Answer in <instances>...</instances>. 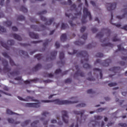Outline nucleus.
I'll list each match as a JSON object with an SVG mask.
<instances>
[{"label":"nucleus","mask_w":127,"mask_h":127,"mask_svg":"<svg viewBox=\"0 0 127 127\" xmlns=\"http://www.w3.org/2000/svg\"><path fill=\"white\" fill-rule=\"evenodd\" d=\"M73 114L74 115H77V116H80V120L79 119V117H77L76 118V125H75V127H79V124L82 123V118L83 117V115L85 114L84 110H81V111H74Z\"/></svg>","instance_id":"423d86ee"},{"label":"nucleus","mask_w":127,"mask_h":127,"mask_svg":"<svg viewBox=\"0 0 127 127\" xmlns=\"http://www.w3.org/2000/svg\"><path fill=\"white\" fill-rule=\"evenodd\" d=\"M61 41L64 42L67 40V35L66 34H63L60 38Z\"/></svg>","instance_id":"a878e982"},{"label":"nucleus","mask_w":127,"mask_h":127,"mask_svg":"<svg viewBox=\"0 0 127 127\" xmlns=\"http://www.w3.org/2000/svg\"><path fill=\"white\" fill-rule=\"evenodd\" d=\"M83 15L81 19L82 23H87V17L88 16L89 20H92V15H91V12L88 10V8L84 7L83 8Z\"/></svg>","instance_id":"20e7f679"},{"label":"nucleus","mask_w":127,"mask_h":127,"mask_svg":"<svg viewBox=\"0 0 127 127\" xmlns=\"http://www.w3.org/2000/svg\"><path fill=\"white\" fill-rule=\"evenodd\" d=\"M2 64L4 65L3 71H5L6 72H9L11 70V68L8 67V62L6 61V60H2Z\"/></svg>","instance_id":"9b49d317"},{"label":"nucleus","mask_w":127,"mask_h":127,"mask_svg":"<svg viewBox=\"0 0 127 127\" xmlns=\"http://www.w3.org/2000/svg\"><path fill=\"white\" fill-rule=\"evenodd\" d=\"M86 30V27L83 26L80 29V32L81 33H83Z\"/></svg>","instance_id":"680f3d73"},{"label":"nucleus","mask_w":127,"mask_h":127,"mask_svg":"<svg viewBox=\"0 0 127 127\" xmlns=\"http://www.w3.org/2000/svg\"><path fill=\"white\" fill-rule=\"evenodd\" d=\"M124 14L122 16L117 15V18L118 19H123V18H127V5L126 6L125 8L123 10Z\"/></svg>","instance_id":"6ab92c4d"},{"label":"nucleus","mask_w":127,"mask_h":127,"mask_svg":"<svg viewBox=\"0 0 127 127\" xmlns=\"http://www.w3.org/2000/svg\"><path fill=\"white\" fill-rule=\"evenodd\" d=\"M29 35L31 38H33L34 39H38V38H39L38 34H35L33 32H30Z\"/></svg>","instance_id":"4be33fe9"},{"label":"nucleus","mask_w":127,"mask_h":127,"mask_svg":"<svg viewBox=\"0 0 127 127\" xmlns=\"http://www.w3.org/2000/svg\"><path fill=\"white\" fill-rule=\"evenodd\" d=\"M20 10L24 13L27 12V8H26L24 6H21L20 8Z\"/></svg>","instance_id":"473e14b6"},{"label":"nucleus","mask_w":127,"mask_h":127,"mask_svg":"<svg viewBox=\"0 0 127 127\" xmlns=\"http://www.w3.org/2000/svg\"><path fill=\"white\" fill-rule=\"evenodd\" d=\"M6 114H7L8 115H14L15 114V113H13L12 111H11V110L7 109L6 110Z\"/></svg>","instance_id":"8fccbe9b"},{"label":"nucleus","mask_w":127,"mask_h":127,"mask_svg":"<svg viewBox=\"0 0 127 127\" xmlns=\"http://www.w3.org/2000/svg\"><path fill=\"white\" fill-rule=\"evenodd\" d=\"M53 76H54V75L52 73H46V74L44 75V77H49V78H52Z\"/></svg>","instance_id":"de8ad7c7"},{"label":"nucleus","mask_w":127,"mask_h":127,"mask_svg":"<svg viewBox=\"0 0 127 127\" xmlns=\"http://www.w3.org/2000/svg\"><path fill=\"white\" fill-rule=\"evenodd\" d=\"M88 36V34H84L81 36V38L84 39V40H86L87 39V37Z\"/></svg>","instance_id":"6e6d98bb"},{"label":"nucleus","mask_w":127,"mask_h":127,"mask_svg":"<svg viewBox=\"0 0 127 127\" xmlns=\"http://www.w3.org/2000/svg\"><path fill=\"white\" fill-rule=\"evenodd\" d=\"M62 114L63 122L65 123V124H68V120H69V116H68L67 111H63L62 112Z\"/></svg>","instance_id":"f8f14e48"},{"label":"nucleus","mask_w":127,"mask_h":127,"mask_svg":"<svg viewBox=\"0 0 127 127\" xmlns=\"http://www.w3.org/2000/svg\"><path fill=\"white\" fill-rule=\"evenodd\" d=\"M35 58H37V60L39 61L42 59V55L39 54L35 56Z\"/></svg>","instance_id":"e433bc0d"},{"label":"nucleus","mask_w":127,"mask_h":127,"mask_svg":"<svg viewBox=\"0 0 127 127\" xmlns=\"http://www.w3.org/2000/svg\"><path fill=\"white\" fill-rule=\"evenodd\" d=\"M72 82V80L70 78H67L64 80V83L70 84Z\"/></svg>","instance_id":"5fc2aeb1"},{"label":"nucleus","mask_w":127,"mask_h":127,"mask_svg":"<svg viewBox=\"0 0 127 127\" xmlns=\"http://www.w3.org/2000/svg\"><path fill=\"white\" fill-rule=\"evenodd\" d=\"M103 57L104 55L103 54V53H98L96 55V57H99L100 58H101Z\"/></svg>","instance_id":"864d4df0"},{"label":"nucleus","mask_w":127,"mask_h":127,"mask_svg":"<svg viewBox=\"0 0 127 127\" xmlns=\"http://www.w3.org/2000/svg\"><path fill=\"white\" fill-rule=\"evenodd\" d=\"M72 101L68 100H60V99L52 100H41L42 103H55L56 105H71L78 103L77 97H71Z\"/></svg>","instance_id":"f03ea898"},{"label":"nucleus","mask_w":127,"mask_h":127,"mask_svg":"<svg viewBox=\"0 0 127 127\" xmlns=\"http://www.w3.org/2000/svg\"><path fill=\"white\" fill-rule=\"evenodd\" d=\"M104 36V33L103 32H101L96 35V37H98L99 38H102Z\"/></svg>","instance_id":"37998d69"},{"label":"nucleus","mask_w":127,"mask_h":127,"mask_svg":"<svg viewBox=\"0 0 127 127\" xmlns=\"http://www.w3.org/2000/svg\"><path fill=\"white\" fill-rule=\"evenodd\" d=\"M75 68L76 70H77V71L75 72V74L73 75V77L74 78H75L76 77H79V76H80V77H84L85 73L80 70V69L79 68V66L75 65Z\"/></svg>","instance_id":"1a4fd4ad"},{"label":"nucleus","mask_w":127,"mask_h":127,"mask_svg":"<svg viewBox=\"0 0 127 127\" xmlns=\"http://www.w3.org/2000/svg\"><path fill=\"white\" fill-rule=\"evenodd\" d=\"M118 126H119L120 127H127V124H125V123H119L118 124Z\"/></svg>","instance_id":"4d7b16f0"},{"label":"nucleus","mask_w":127,"mask_h":127,"mask_svg":"<svg viewBox=\"0 0 127 127\" xmlns=\"http://www.w3.org/2000/svg\"><path fill=\"white\" fill-rule=\"evenodd\" d=\"M31 22H36V23H37V20L35 19L34 17H32L31 18Z\"/></svg>","instance_id":"69168bd1"},{"label":"nucleus","mask_w":127,"mask_h":127,"mask_svg":"<svg viewBox=\"0 0 127 127\" xmlns=\"http://www.w3.org/2000/svg\"><path fill=\"white\" fill-rule=\"evenodd\" d=\"M74 44L75 45H83V44H85V42H82V41H76L75 42H74Z\"/></svg>","instance_id":"f704fd0d"},{"label":"nucleus","mask_w":127,"mask_h":127,"mask_svg":"<svg viewBox=\"0 0 127 127\" xmlns=\"http://www.w3.org/2000/svg\"><path fill=\"white\" fill-rule=\"evenodd\" d=\"M91 31H92V32H93V33H96V32H97V31H98V29H97L96 28H93L91 29Z\"/></svg>","instance_id":"338daca9"},{"label":"nucleus","mask_w":127,"mask_h":127,"mask_svg":"<svg viewBox=\"0 0 127 127\" xmlns=\"http://www.w3.org/2000/svg\"><path fill=\"white\" fill-rule=\"evenodd\" d=\"M42 115V116H44V117H47L48 115H49V113L45 111V112H43Z\"/></svg>","instance_id":"e2e57ef3"},{"label":"nucleus","mask_w":127,"mask_h":127,"mask_svg":"<svg viewBox=\"0 0 127 127\" xmlns=\"http://www.w3.org/2000/svg\"><path fill=\"white\" fill-rule=\"evenodd\" d=\"M49 43V40L47 39L45 41V42L43 43V46L44 48H46V46L48 45V44Z\"/></svg>","instance_id":"a18cd8bd"},{"label":"nucleus","mask_w":127,"mask_h":127,"mask_svg":"<svg viewBox=\"0 0 127 127\" xmlns=\"http://www.w3.org/2000/svg\"><path fill=\"white\" fill-rule=\"evenodd\" d=\"M47 13V11L44 10L42 12H38L37 14L38 15H40L41 19L42 20V21H46L45 25H51V24L54 21V18H51L49 19V20H47L46 17L42 16V14H46Z\"/></svg>","instance_id":"7ed1b4c3"},{"label":"nucleus","mask_w":127,"mask_h":127,"mask_svg":"<svg viewBox=\"0 0 127 127\" xmlns=\"http://www.w3.org/2000/svg\"><path fill=\"white\" fill-rule=\"evenodd\" d=\"M64 52H61L60 53V56H59V58L61 61L58 62V64H62V65H64V64H65V61H64Z\"/></svg>","instance_id":"dca6fc26"},{"label":"nucleus","mask_w":127,"mask_h":127,"mask_svg":"<svg viewBox=\"0 0 127 127\" xmlns=\"http://www.w3.org/2000/svg\"><path fill=\"white\" fill-rule=\"evenodd\" d=\"M94 119L96 121H100V120H102V119H103V117L100 116H95Z\"/></svg>","instance_id":"c03bdc74"},{"label":"nucleus","mask_w":127,"mask_h":127,"mask_svg":"<svg viewBox=\"0 0 127 127\" xmlns=\"http://www.w3.org/2000/svg\"><path fill=\"white\" fill-rule=\"evenodd\" d=\"M105 108H99L96 110V112H98L99 113H101V112H103L104 110H105Z\"/></svg>","instance_id":"774afa93"},{"label":"nucleus","mask_w":127,"mask_h":127,"mask_svg":"<svg viewBox=\"0 0 127 127\" xmlns=\"http://www.w3.org/2000/svg\"><path fill=\"white\" fill-rule=\"evenodd\" d=\"M117 84L116 82H112L111 83L108 84V86L109 87H115V86H117Z\"/></svg>","instance_id":"603ef678"},{"label":"nucleus","mask_w":127,"mask_h":127,"mask_svg":"<svg viewBox=\"0 0 127 127\" xmlns=\"http://www.w3.org/2000/svg\"><path fill=\"white\" fill-rule=\"evenodd\" d=\"M117 46L119 51H123V53L125 55L127 54V50H126L124 47H122V45H119Z\"/></svg>","instance_id":"5701e85b"},{"label":"nucleus","mask_w":127,"mask_h":127,"mask_svg":"<svg viewBox=\"0 0 127 127\" xmlns=\"http://www.w3.org/2000/svg\"><path fill=\"white\" fill-rule=\"evenodd\" d=\"M2 55H3V56H4V57H5V58H8V59H9L10 64V65H11V66H16V65L14 63V62L13 61H12V60L11 59V58L10 57H9V56H8L7 53H2Z\"/></svg>","instance_id":"f3484780"},{"label":"nucleus","mask_w":127,"mask_h":127,"mask_svg":"<svg viewBox=\"0 0 127 127\" xmlns=\"http://www.w3.org/2000/svg\"><path fill=\"white\" fill-rule=\"evenodd\" d=\"M36 81H37V79H34L31 80H26L24 82L25 84H30L31 82H36Z\"/></svg>","instance_id":"4c0bfd02"},{"label":"nucleus","mask_w":127,"mask_h":127,"mask_svg":"<svg viewBox=\"0 0 127 127\" xmlns=\"http://www.w3.org/2000/svg\"><path fill=\"white\" fill-rule=\"evenodd\" d=\"M25 106L29 108H39V103H26Z\"/></svg>","instance_id":"412c9836"},{"label":"nucleus","mask_w":127,"mask_h":127,"mask_svg":"<svg viewBox=\"0 0 127 127\" xmlns=\"http://www.w3.org/2000/svg\"><path fill=\"white\" fill-rule=\"evenodd\" d=\"M57 55V51H53L51 52V57L47 58V61L48 60H54L56 59V56Z\"/></svg>","instance_id":"a211bd4d"},{"label":"nucleus","mask_w":127,"mask_h":127,"mask_svg":"<svg viewBox=\"0 0 127 127\" xmlns=\"http://www.w3.org/2000/svg\"><path fill=\"white\" fill-rule=\"evenodd\" d=\"M87 93V94H95V91H93L92 89H88Z\"/></svg>","instance_id":"13d9d810"},{"label":"nucleus","mask_w":127,"mask_h":127,"mask_svg":"<svg viewBox=\"0 0 127 127\" xmlns=\"http://www.w3.org/2000/svg\"><path fill=\"white\" fill-rule=\"evenodd\" d=\"M76 107L78 108H84V107H86V104H84V103L79 104L76 105Z\"/></svg>","instance_id":"3c124183"},{"label":"nucleus","mask_w":127,"mask_h":127,"mask_svg":"<svg viewBox=\"0 0 127 127\" xmlns=\"http://www.w3.org/2000/svg\"><path fill=\"white\" fill-rule=\"evenodd\" d=\"M18 99L20 101H24V102H37V100L34 99V97L27 96L25 99L20 97V96H17Z\"/></svg>","instance_id":"9d476101"},{"label":"nucleus","mask_w":127,"mask_h":127,"mask_svg":"<svg viewBox=\"0 0 127 127\" xmlns=\"http://www.w3.org/2000/svg\"><path fill=\"white\" fill-rule=\"evenodd\" d=\"M12 36L13 38L16 39L17 40H18L19 41H21L22 40V38H21V37L16 34H13L12 35Z\"/></svg>","instance_id":"b1692460"},{"label":"nucleus","mask_w":127,"mask_h":127,"mask_svg":"<svg viewBox=\"0 0 127 127\" xmlns=\"http://www.w3.org/2000/svg\"><path fill=\"white\" fill-rule=\"evenodd\" d=\"M8 122L9 123V124H14V125H18V124H20V122H15L13 119L10 118L8 119Z\"/></svg>","instance_id":"c85d7f7f"},{"label":"nucleus","mask_w":127,"mask_h":127,"mask_svg":"<svg viewBox=\"0 0 127 127\" xmlns=\"http://www.w3.org/2000/svg\"><path fill=\"white\" fill-rule=\"evenodd\" d=\"M12 76L13 75H19V71H12L10 73Z\"/></svg>","instance_id":"09e8293b"},{"label":"nucleus","mask_w":127,"mask_h":127,"mask_svg":"<svg viewBox=\"0 0 127 127\" xmlns=\"http://www.w3.org/2000/svg\"><path fill=\"white\" fill-rule=\"evenodd\" d=\"M39 123V121H34L31 124V127H37V125Z\"/></svg>","instance_id":"58836bf2"},{"label":"nucleus","mask_w":127,"mask_h":127,"mask_svg":"<svg viewBox=\"0 0 127 127\" xmlns=\"http://www.w3.org/2000/svg\"><path fill=\"white\" fill-rule=\"evenodd\" d=\"M107 40H109V39H108V38L104 39L102 42L101 46L103 47L105 46H108L109 47H111V48H113L114 47V45L112 44L111 43H105Z\"/></svg>","instance_id":"aec40b11"},{"label":"nucleus","mask_w":127,"mask_h":127,"mask_svg":"<svg viewBox=\"0 0 127 127\" xmlns=\"http://www.w3.org/2000/svg\"><path fill=\"white\" fill-rule=\"evenodd\" d=\"M25 17L23 16L22 15H20L19 16H18L17 17V20H25Z\"/></svg>","instance_id":"a19ab883"},{"label":"nucleus","mask_w":127,"mask_h":127,"mask_svg":"<svg viewBox=\"0 0 127 127\" xmlns=\"http://www.w3.org/2000/svg\"><path fill=\"white\" fill-rule=\"evenodd\" d=\"M114 17V15H113V13H111V20H110V23H111V24H113V25H115V26H116V27H121V26H122V25H121V24H113L112 23V21L113 20V19H114L113 18Z\"/></svg>","instance_id":"cd10ccee"},{"label":"nucleus","mask_w":127,"mask_h":127,"mask_svg":"<svg viewBox=\"0 0 127 127\" xmlns=\"http://www.w3.org/2000/svg\"><path fill=\"white\" fill-rule=\"evenodd\" d=\"M110 71H112L113 73H114V74H110L109 75V77L110 78H113L115 75H116V73H119L120 71H121V67H113L110 68Z\"/></svg>","instance_id":"4468645a"},{"label":"nucleus","mask_w":127,"mask_h":127,"mask_svg":"<svg viewBox=\"0 0 127 127\" xmlns=\"http://www.w3.org/2000/svg\"><path fill=\"white\" fill-rule=\"evenodd\" d=\"M0 32H6V29L3 27L0 26Z\"/></svg>","instance_id":"49530a36"},{"label":"nucleus","mask_w":127,"mask_h":127,"mask_svg":"<svg viewBox=\"0 0 127 127\" xmlns=\"http://www.w3.org/2000/svg\"><path fill=\"white\" fill-rule=\"evenodd\" d=\"M117 7V3H107V10L108 11H112V10H114L116 9Z\"/></svg>","instance_id":"2eb2a0df"},{"label":"nucleus","mask_w":127,"mask_h":127,"mask_svg":"<svg viewBox=\"0 0 127 127\" xmlns=\"http://www.w3.org/2000/svg\"><path fill=\"white\" fill-rule=\"evenodd\" d=\"M67 28H69V26L67 24H64L63 23L61 25V29H67Z\"/></svg>","instance_id":"2f4dec72"},{"label":"nucleus","mask_w":127,"mask_h":127,"mask_svg":"<svg viewBox=\"0 0 127 127\" xmlns=\"http://www.w3.org/2000/svg\"><path fill=\"white\" fill-rule=\"evenodd\" d=\"M61 72H62V70L60 68H59L56 70L55 74H59V73H61Z\"/></svg>","instance_id":"0e129e2a"},{"label":"nucleus","mask_w":127,"mask_h":127,"mask_svg":"<svg viewBox=\"0 0 127 127\" xmlns=\"http://www.w3.org/2000/svg\"><path fill=\"white\" fill-rule=\"evenodd\" d=\"M93 71H97L100 73V79H103V73H102V69L98 68H93Z\"/></svg>","instance_id":"bb28decb"},{"label":"nucleus","mask_w":127,"mask_h":127,"mask_svg":"<svg viewBox=\"0 0 127 127\" xmlns=\"http://www.w3.org/2000/svg\"><path fill=\"white\" fill-rule=\"evenodd\" d=\"M96 126H100V122H94V124H92V127H96Z\"/></svg>","instance_id":"052dcab7"},{"label":"nucleus","mask_w":127,"mask_h":127,"mask_svg":"<svg viewBox=\"0 0 127 127\" xmlns=\"http://www.w3.org/2000/svg\"><path fill=\"white\" fill-rule=\"evenodd\" d=\"M110 63H112V60L110 59L106 60L102 62L101 60H97L94 62V65L97 64H100L101 66H104V67H108L110 65Z\"/></svg>","instance_id":"0eeeda50"},{"label":"nucleus","mask_w":127,"mask_h":127,"mask_svg":"<svg viewBox=\"0 0 127 127\" xmlns=\"http://www.w3.org/2000/svg\"><path fill=\"white\" fill-rule=\"evenodd\" d=\"M65 16H67V17H69V18L71 17V19L72 20H74V19H75V18H77L76 17L72 16V14H71V13L67 14V13H65Z\"/></svg>","instance_id":"c9c22d12"},{"label":"nucleus","mask_w":127,"mask_h":127,"mask_svg":"<svg viewBox=\"0 0 127 127\" xmlns=\"http://www.w3.org/2000/svg\"><path fill=\"white\" fill-rule=\"evenodd\" d=\"M40 42H42V41H33L31 42V43L33 44H36L37 43H40Z\"/></svg>","instance_id":"bf43d9fd"},{"label":"nucleus","mask_w":127,"mask_h":127,"mask_svg":"<svg viewBox=\"0 0 127 127\" xmlns=\"http://www.w3.org/2000/svg\"><path fill=\"white\" fill-rule=\"evenodd\" d=\"M29 123H30V120H26L24 123L21 124V126L25 127V126H27V125H28V124H29Z\"/></svg>","instance_id":"ea45409f"},{"label":"nucleus","mask_w":127,"mask_h":127,"mask_svg":"<svg viewBox=\"0 0 127 127\" xmlns=\"http://www.w3.org/2000/svg\"><path fill=\"white\" fill-rule=\"evenodd\" d=\"M4 24H6V26L8 27L9 26H11V24H12V22L10 21H7L4 22Z\"/></svg>","instance_id":"79ce46f5"},{"label":"nucleus","mask_w":127,"mask_h":127,"mask_svg":"<svg viewBox=\"0 0 127 127\" xmlns=\"http://www.w3.org/2000/svg\"><path fill=\"white\" fill-rule=\"evenodd\" d=\"M40 27L42 28V30L38 27V26L34 25H31V28L34 29L35 31H42V30H45V29L47 28L44 25H41Z\"/></svg>","instance_id":"ddd939ff"},{"label":"nucleus","mask_w":127,"mask_h":127,"mask_svg":"<svg viewBox=\"0 0 127 127\" xmlns=\"http://www.w3.org/2000/svg\"><path fill=\"white\" fill-rule=\"evenodd\" d=\"M101 31L102 32H106L108 36H110V35H111V33H112V31H111V30L109 29L108 28H103L101 30Z\"/></svg>","instance_id":"393cba45"},{"label":"nucleus","mask_w":127,"mask_h":127,"mask_svg":"<svg viewBox=\"0 0 127 127\" xmlns=\"http://www.w3.org/2000/svg\"><path fill=\"white\" fill-rule=\"evenodd\" d=\"M112 41H113V42H117V41H120L121 39L118 38V35L117 34H115L114 35V37L113 38Z\"/></svg>","instance_id":"7c9ffc66"},{"label":"nucleus","mask_w":127,"mask_h":127,"mask_svg":"<svg viewBox=\"0 0 127 127\" xmlns=\"http://www.w3.org/2000/svg\"><path fill=\"white\" fill-rule=\"evenodd\" d=\"M77 2H79L78 7L80 8V10L79 11H77V8H76V4L75 3L72 4L71 6V10H75L77 13H75V16H81L82 14V5H83V3L81 2V0H77Z\"/></svg>","instance_id":"39448f33"},{"label":"nucleus","mask_w":127,"mask_h":127,"mask_svg":"<svg viewBox=\"0 0 127 127\" xmlns=\"http://www.w3.org/2000/svg\"><path fill=\"white\" fill-rule=\"evenodd\" d=\"M69 55H74L76 54L77 57H81L83 59L81 60V64H83V67L85 69H91V65L88 64L89 61V55H88V52L87 51H80L78 52L77 50H73V53H68Z\"/></svg>","instance_id":"f257e3e1"},{"label":"nucleus","mask_w":127,"mask_h":127,"mask_svg":"<svg viewBox=\"0 0 127 127\" xmlns=\"http://www.w3.org/2000/svg\"><path fill=\"white\" fill-rule=\"evenodd\" d=\"M42 65L41 64H37L33 68L34 71H38L39 69H41Z\"/></svg>","instance_id":"c756f323"},{"label":"nucleus","mask_w":127,"mask_h":127,"mask_svg":"<svg viewBox=\"0 0 127 127\" xmlns=\"http://www.w3.org/2000/svg\"><path fill=\"white\" fill-rule=\"evenodd\" d=\"M7 43L9 46L7 45L3 42H1V41L0 42V44H1V46L4 47V48L6 49L7 50H9V49H10V46H11L12 45H13L14 44V40H8L7 42Z\"/></svg>","instance_id":"6e6552de"},{"label":"nucleus","mask_w":127,"mask_h":127,"mask_svg":"<svg viewBox=\"0 0 127 127\" xmlns=\"http://www.w3.org/2000/svg\"><path fill=\"white\" fill-rule=\"evenodd\" d=\"M19 52V53H21L22 55H24L26 57H29V55H28V53H27V52L24 51L20 50Z\"/></svg>","instance_id":"72a5a7b5"}]
</instances>
